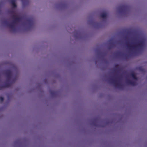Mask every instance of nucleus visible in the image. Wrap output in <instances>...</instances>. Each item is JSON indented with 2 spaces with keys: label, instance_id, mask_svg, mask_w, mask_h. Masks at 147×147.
I'll use <instances>...</instances> for the list:
<instances>
[{
  "label": "nucleus",
  "instance_id": "23",
  "mask_svg": "<svg viewBox=\"0 0 147 147\" xmlns=\"http://www.w3.org/2000/svg\"><path fill=\"white\" fill-rule=\"evenodd\" d=\"M125 57H127V55H125Z\"/></svg>",
  "mask_w": 147,
  "mask_h": 147
},
{
  "label": "nucleus",
  "instance_id": "21",
  "mask_svg": "<svg viewBox=\"0 0 147 147\" xmlns=\"http://www.w3.org/2000/svg\"><path fill=\"white\" fill-rule=\"evenodd\" d=\"M116 71V69H115V70H114V71Z\"/></svg>",
  "mask_w": 147,
  "mask_h": 147
},
{
  "label": "nucleus",
  "instance_id": "12",
  "mask_svg": "<svg viewBox=\"0 0 147 147\" xmlns=\"http://www.w3.org/2000/svg\"><path fill=\"white\" fill-rule=\"evenodd\" d=\"M130 76L132 77V78L135 80H137V77L136 76V75L133 72H132L130 74Z\"/></svg>",
  "mask_w": 147,
  "mask_h": 147
},
{
  "label": "nucleus",
  "instance_id": "10",
  "mask_svg": "<svg viewBox=\"0 0 147 147\" xmlns=\"http://www.w3.org/2000/svg\"><path fill=\"white\" fill-rule=\"evenodd\" d=\"M23 5L24 6L28 5L29 3V0H21Z\"/></svg>",
  "mask_w": 147,
  "mask_h": 147
},
{
  "label": "nucleus",
  "instance_id": "16",
  "mask_svg": "<svg viewBox=\"0 0 147 147\" xmlns=\"http://www.w3.org/2000/svg\"><path fill=\"white\" fill-rule=\"evenodd\" d=\"M10 13L11 14H13L15 13V11L13 10H11L9 11Z\"/></svg>",
  "mask_w": 147,
  "mask_h": 147
},
{
  "label": "nucleus",
  "instance_id": "3",
  "mask_svg": "<svg viewBox=\"0 0 147 147\" xmlns=\"http://www.w3.org/2000/svg\"><path fill=\"white\" fill-rule=\"evenodd\" d=\"M117 79L120 80V77L115 78V79L111 78L109 81V82L110 83H112L115 87L120 89L122 88L123 87V85L119 82L118 80H117Z\"/></svg>",
  "mask_w": 147,
  "mask_h": 147
},
{
  "label": "nucleus",
  "instance_id": "19",
  "mask_svg": "<svg viewBox=\"0 0 147 147\" xmlns=\"http://www.w3.org/2000/svg\"><path fill=\"white\" fill-rule=\"evenodd\" d=\"M98 55H100L101 53L99 50H98Z\"/></svg>",
  "mask_w": 147,
  "mask_h": 147
},
{
  "label": "nucleus",
  "instance_id": "18",
  "mask_svg": "<svg viewBox=\"0 0 147 147\" xmlns=\"http://www.w3.org/2000/svg\"><path fill=\"white\" fill-rule=\"evenodd\" d=\"M115 67L116 69H118L119 68V65H115Z\"/></svg>",
  "mask_w": 147,
  "mask_h": 147
},
{
  "label": "nucleus",
  "instance_id": "1",
  "mask_svg": "<svg viewBox=\"0 0 147 147\" xmlns=\"http://www.w3.org/2000/svg\"><path fill=\"white\" fill-rule=\"evenodd\" d=\"M11 17L13 20L11 23H9L6 20H4L3 21V22L6 26L11 29L13 32H15L16 30V26L18 22H20L22 21V18L21 17H18L17 15L14 14L12 15Z\"/></svg>",
  "mask_w": 147,
  "mask_h": 147
},
{
  "label": "nucleus",
  "instance_id": "13",
  "mask_svg": "<svg viewBox=\"0 0 147 147\" xmlns=\"http://www.w3.org/2000/svg\"><path fill=\"white\" fill-rule=\"evenodd\" d=\"M49 92L51 95L53 96H55L56 93V92L52 90H50L49 91Z\"/></svg>",
  "mask_w": 147,
  "mask_h": 147
},
{
  "label": "nucleus",
  "instance_id": "2",
  "mask_svg": "<svg viewBox=\"0 0 147 147\" xmlns=\"http://www.w3.org/2000/svg\"><path fill=\"white\" fill-rule=\"evenodd\" d=\"M145 44V41L143 40L138 42L136 43H133L129 44V42H127L126 43V45L129 49H131L136 50L137 49H142Z\"/></svg>",
  "mask_w": 147,
  "mask_h": 147
},
{
  "label": "nucleus",
  "instance_id": "5",
  "mask_svg": "<svg viewBox=\"0 0 147 147\" xmlns=\"http://www.w3.org/2000/svg\"><path fill=\"white\" fill-rule=\"evenodd\" d=\"M4 73L7 77V81L10 80L12 76V73L9 69H7L4 71Z\"/></svg>",
  "mask_w": 147,
  "mask_h": 147
},
{
  "label": "nucleus",
  "instance_id": "7",
  "mask_svg": "<svg viewBox=\"0 0 147 147\" xmlns=\"http://www.w3.org/2000/svg\"><path fill=\"white\" fill-rule=\"evenodd\" d=\"M10 81V80L7 81V82H5L4 84L3 85H0V90H1L5 88L9 87H10L11 84V83L8 82Z\"/></svg>",
  "mask_w": 147,
  "mask_h": 147
},
{
  "label": "nucleus",
  "instance_id": "17",
  "mask_svg": "<svg viewBox=\"0 0 147 147\" xmlns=\"http://www.w3.org/2000/svg\"><path fill=\"white\" fill-rule=\"evenodd\" d=\"M4 100V98L2 96H0V100L1 102H3Z\"/></svg>",
  "mask_w": 147,
  "mask_h": 147
},
{
  "label": "nucleus",
  "instance_id": "11",
  "mask_svg": "<svg viewBox=\"0 0 147 147\" xmlns=\"http://www.w3.org/2000/svg\"><path fill=\"white\" fill-rule=\"evenodd\" d=\"M107 16V14L106 13L102 12L100 14V16L102 18H105Z\"/></svg>",
  "mask_w": 147,
  "mask_h": 147
},
{
  "label": "nucleus",
  "instance_id": "6",
  "mask_svg": "<svg viewBox=\"0 0 147 147\" xmlns=\"http://www.w3.org/2000/svg\"><path fill=\"white\" fill-rule=\"evenodd\" d=\"M26 22L29 26V27L28 28L29 29H30L33 26L34 21L33 19L31 18L27 19L26 20Z\"/></svg>",
  "mask_w": 147,
  "mask_h": 147
},
{
  "label": "nucleus",
  "instance_id": "20",
  "mask_svg": "<svg viewBox=\"0 0 147 147\" xmlns=\"http://www.w3.org/2000/svg\"><path fill=\"white\" fill-rule=\"evenodd\" d=\"M76 34H79V31H76Z\"/></svg>",
  "mask_w": 147,
  "mask_h": 147
},
{
  "label": "nucleus",
  "instance_id": "22",
  "mask_svg": "<svg viewBox=\"0 0 147 147\" xmlns=\"http://www.w3.org/2000/svg\"><path fill=\"white\" fill-rule=\"evenodd\" d=\"M76 35H75V37H76Z\"/></svg>",
  "mask_w": 147,
  "mask_h": 147
},
{
  "label": "nucleus",
  "instance_id": "14",
  "mask_svg": "<svg viewBox=\"0 0 147 147\" xmlns=\"http://www.w3.org/2000/svg\"><path fill=\"white\" fill-rule=\"evenodd\" d=\"M138 69L140 71L144 72V69L142 67H138Z\"/></svg>",
  "mask_w": 147,
  "mask_h": 147
},
{
  "label": "nucleus",
  "instance_id": "15",
  "mask_svg": "<svg viewBox=\"0 0 147 147\" xmlns=\"http://www.w3.org/2000/svg\"><path fill=\"white\" fill-rule=\"evenodd\" d=\"M96 121V119H94L93 121L92 122V123L93 125H94V126H96V125L95 124V121Z\"/></svg>",
  "mask_w": 147,
  "mask_h": 147
},
{
  "label": "nucleus",
  "instance_id": "4",
  "mask_svg": "<svg viewBox=\"0 0 147 147\" xmlns=\"http://www.w3.org/2000/svg\"><path fill=\"white\" fill-rule=\"evenodd\" d=\"M118 9L120 13H124L129 10V7L127 5H122L118 7Z\"/></svg>",
  "mask_w": 147,
  "mask_h": 147
},
{
  "label": "nucleus",
  "instance_id": "8",
  "mask_svg": "<svg viewBox=\"0 0 147 147\" xmlns=\"http://www.w3.org/2000/svg\"><path fill=\"white\" fill-rule=\"evenodd\" d=\"M126 82L128 85H130L133 86H134L136 85V83L135 82L132 81L129 79L127 80Z\"/></svg>",
  "mask_w": 147,
  "mask_h": 147
},
{
  "label": "nucleus",
  "instance_id": "9",
  "mask_svg": "<svg viewBox=\"0 0 147 147\" xmlns=\"http://www.w3.org/2000/svg\"><path fill=\"white\" fill-rule=\"evenodd\" d=\"M10 2L11 4L12 5L13 7H16L17 6L16 5V0H10Z\"/></svg>",
  "mask_w": 147,
  "mask_h": 147
}]
</instances>
